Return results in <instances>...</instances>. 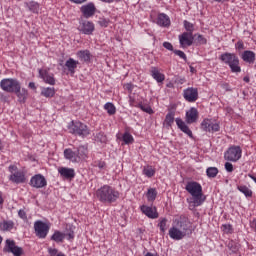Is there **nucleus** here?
<instances>
[{
    "mask_svg": "<svg viewBox=\"0 0 256 256\" xmlns=\"http://www.w3.org/2000/svg\"><path fill=\"white\" fill-rule=\"evenodd\" d=\"M186 191L191 195L193 207H201L207 197L203 194V186L195 181L187 182L185 186Z\"/></svg>",
    "mask_w": 256,
    "mask_h": 256,
    "instance_id": "obj_1",
    "label": "nucleus"
},
{
    "mask_svg": "<svg viewBox=\"0 0 256 256\" xmlns=\"http://www.w3.org/2000/svg\"><path fill=\"white\" fill-rule=\"evenodd\" d=\"M119 195V191L109 185H103L96 191V197L100 203H115Z\"/></svg>",
    "mask_w": 256,
    "mask_h": 256,
    "instance_id": "obj_2",
    "label": "nucleus"
},
{
    "mask_svg": "<svg viewBox=\"0 0 256 256\" xmlns=\"http://www.w3.org/2000/svg\"><path fill=\"white\" fill-rule=\"evenodd\" d=\"M68 129L69 133L76 135V137H81L82 139H85V137L91 135V130H89V127L83 122L72 121L68 125Z\"/></svg>",
    "mask_w": 256,
    "mask_h": 256,
    "instance_id": "obj_3",
    "label": "nucleus"
},
{
    "mask_svg": "<svg viewBox=\"0 0 256 256\" xmlns=\"http://www.w3.org/2000/svg\"><path fill=\"white\" fill-rule=\"evenodd\" d=\"M220 60L225 65H228L232 73H241V66H239V57L235 53L225 52L221 54Z\"/></svg>",
    "mask_w": 256,
    "mask_h": 256,
    "instance_id": "obj_4",
    "label": "nucleus"
},
{
    "mask_svg": "<svg viewBox=\"0 0 256 256\" xmlns=\"http://www.w3.org/2000/svg\"><path fill=\"white\" fill-rule=\"evenodd\" d=\"M20 85L21 82L14 78H4L0 81V88L6 93H15V91H19Z\"/></svg>",
    "mask_w": 256,
    "mask_h": 256,
    "instance_id": "obj_5",
    "label": "nucleus"
},
{
    "mask_svg": "<svg viewBox=\"0 0 256 256\" xmlns=\"http://www.w3.org/2000/svg\"><path fill=\"white\" fill-rule=\"evenodd\" d=\"M49 229H51L49 227V224H47L41 220H37L34 223V231H35V235H36V237H38V239H45L47 237V235H49Z\"/></svg>",
    "mask_w": 256,
    "mask_h": 256,
    "instance_id": "obj_6",
    "label": "nucleus"
},
{
    "mask_svg": "<svg viewBox=\"0 0 256 256\" xmlns=\"http://www.w3.org/2000/svg\"><path fill=\"white\" fill-rule=\"evenodd\" d=\"M177 226L185 237L193 233V224L191 223V220L187 218V216H180V221L177 222Z\"/></svg>",
    "mask_w": 256,
    "mask_h": 256,
    "instance_id": "obj_7",
    "label": "nucleus"
},
{
    "mask_svg": "<svg viewBox=\"0 0 256 256\" xmlns=\"http://www.w3.org/2000/svg\"><path fill=\"white\" fill-rule=\"evenodd\" d=\"M241 153V147L232 146L225 152L224 159H226V161H232L233 163H237V161L241 159Z\"/></svg>",
    "mask_w": 256,
    "mask_h": 256,
    "instance_id": "obj_8",
    "label": "nucleus"
},
{
    "mask_svg": "<svg viewBox=\"0 0 256 256\" xmlns=\"http://www.w3.org/2000/svg\"><path fill=\"white\" fill-rule=\"evenodd\" d=\"M201 129L206 133H217L221 130V126L217 122H213L211 119H204L201 122Z\"/></svg>",
    "mask_w": 256,
    "mask_h": 256,
    "instance_id": "obj_9",
    "label": "nucleus"
},
{
    "mask_svg": "<svg viewBox=\"0 0 256 256\" xmlns=\"http://www.w3.org/2000/svg\"><path fill=\"white\" fill-rule=\"evenodd\" d=\"M4 253H12L14 256L23 255V248L15 245V240H6V244L3 248Z\"/></svg>",
    "mask_w": 256,
    "mask_h": 256,
    "instance_id": "obj_10",
    "label": "nucleus"
},
{
    "mask_svg": "<svg viewBox=\"0 0 256 256\" xmlns=\"http://www.w3.org/2000/svg\"><path fill=\"white\" fill-rule=\"evenodd\" d=\"M78 31L83 33V35H93V32L95 31V24L88 20H81L78 26Z\"/></svg>",
    "mask_w": 256,
    "mask_h": 256,
    "instance_id": "obj_11",
    "label": "nucleus"
},
{
    "mask_svg": "<svg viewBox=\"0 0 256 256\" xmlns=\"http://www.w3.org/2000/svg\"><path fill=\"white\" fill-rule=\"evenodd\" d=\"M183 97L185 101H188V103H195V101L199 99V90L194 87H189L187 89H184Z\"/></svg>",
    "mask_w": 256,
    "mask_h": 256,
    "instance_id": "obj_12",
    "label": "nucleus"
},
{
    "mask_svg": "<svg viewBox=\"0 0 256 256\" xmlns=\"http://www.w3.org/2000/svg\"><path fill=\"white\" fill-rule=\"evenodd\" d=\"M30 185L35 189H43V187H47V179L41 174H36L30 179Z\"/></svg>",
    "mask_w": 256,
    "mask_h": 256,
    "instance_id": "obj_13",
    "label": "nucleus"
},
{
    "mask_svg": "<svg viewBox=\"0 0 256 256\" xmlns=\"http://www.w3.org/2000/svg\"><path fill=\"white\" fill-rule=\"evenodd\" d=\"M178 39L182 47H191L193 41H195V36L189 32H183L178 36Z\"/></svg>",
    "mask_w": 256,
    "mask_h": 256,
    "instance_id": "obj_14",
    "label": "nucleus"
},
{
    "mask_svg": "<svg viewBox=\"0 0 256 256\" xmlns=\"http://www.w3.org/2000/svg\"><path fill=\"white\" fill-rule=\"evenodd\" d=\"M140 211L148 217V219H158L159 212H157V208L153 206L142 205L140 207Z\"/></svg>",
    "mask_w": 256,
    "mask_h": 256,
    "instance_id": "obj_15",
    "label": "nucleus"
},
{
    "mask_svg": "<svg viewBox=\"0 0 256 256\" xmlns=\"http://www.w3.org/2000/svg\"><path fill=\"white\" fill-rule=\"evenodd\" d=\"M80 10L85 19H89L95 15L97 8L93 2H89L88 4L83 5Z\"/></svg>",
    "mask_w": 256,
    "mask_h": 256,
    "instance_id": "obj_16",
    "label": "nucleus"
},
{
    "mask_svg": "<svg viewBox=\"0 0 256 256\" xmlns=\"http://www.w3.org/2000/svg\"><path fill=\"white\" fill-rule=\"evenodd\" d=\"M199 119V111H197V108L192 107L189 109V111L186 112V123L188 125H192V123H197Z\"/></svg>",
    "mask_w": 256,
    "mask_h": 256,
    "instance_id": "obj_17",
    "label": "nucleus"
},
{
    "mask_svg": "<svg viewBox=\"0 0 256 256\" xmlns=\"http://www.w3.org/2000/svg\"><path fill=\"white\" fill-rule=\"evenodd\" d=\"M176 125L178 127V129H180V131H182V133H185L186 135H188V137L193 138V131H191V129H189V126H187V123H185V121H183V119L181 118H176Z\"/></svg>",
    "mask_w": 256,
    "mask_h": 256,
    "instance_id": "obj_18",
    "label": "nucleus"
},
{
    "mask_svg": "<svg viewBox=\"0 0 256 256\" xmlns=\"http://www.w3.org/2000/svg\"><path fill=\"white\" fill-rule=\"evenodd\" d=\"M39 75L41 79H43V81L47 83V85H55V76H53V74H50L49 71L39 70Z\"/></svg>",
    "mask_w": 256,
    "mask_h": 256,
    "instance_id": "obj_19",
    "label": "nucleus"
},
{
    "mask_svg": "<svg viewBox=\"0 0 256 256\" xmlns=\"http://www.w3.org/2000/svg\"><path fill=\"white\" fill-rule=\"evenodd\" d=\"M76 57L81 61V63H91V51L87 49L77 51Z\"/></svg>",
    "mask_w": 256,
    "mask_h": 256,
    "instance_id": "obj_20",
    "label": "nucleus"
},
{
    "mask_svg": "<svg viewBox=\"0 0 256 256\" xmlns=\"http://www.w3.org/2000/svg\"><path fill=\"white\" fill-rule=\"evenodd\" d=\"M64 157L72 163H79V156L77 155V150L73 151L71 148L65 149Z\"/></svg>",
    "mask_w": 256,
    "mask_h": 256,
    "instance_id": "obj_21",
    "label": "nucleus"
},
{
    "mask_svg": "<svg viewBox=\"0 0 256 256\" xmlns=\"http://www.w3.org/2000/svg\"><path fill=\"white\" fill-rule=\"evenodd\" d=\"M255 57H256L255 52L251 50H245L241 54V59L244 61V63H249V65H253V63H255Z\"/></svg>",
    "mask_w": 256,
    "mask_h": 256,
    "instance_id": "obj_22",
    "label": "nucleus"
},
{
    "mask_svg": "<svg viewBox=\"0 0 256 256\" xmlns=\"http://www.w3.org/2000/svg\"><path fill=\"white\" fill-rule=\"evenodd\" d=\"M169 237L174 239V241H181L185 237V234L177 227H172L169 229Z\"/></svg>",
    "mask_w": 256,
    "mask_h": 256,
    "instance_id": "obj_23",
    "label": "nucleus"
},
{
    "mask_svg": "<svg viewBox=\"0 0 256 256\" xmlns=\"http://www.w3.org/2000/svg\"><path fill=\"white\" fill-rule=\"evenodd\" d=\"M9 179L12 181V183H16L17 185L25 183V173L16 171L10 175Z\"/></svg>",
    "mask_w": 256,
    "mask_h": 256,
    "instance_id": "obj_24",
    "label": "nucleus"
},
{
    "mask_svg": "<svg viewBox=\"0 0 256 256\" xmlns=\"http://www.w3.org/2000/svg\"><path fill=\"white\" fill-rule=\"evenodd\" d=\"M58 172L64 179H73L75 177V169L73 168L61 167Z\"/></svg>",
    "mask_w": 256,
    "mask_h": 256,
    "instance_id": "obj_25",
    "label": "nucleus"
},
{
    "mask_svg": "<svg viewBox=\"0 0 256 256\" xmlns=\"http://www.w3.org/2000/svg\"><path fill=\"white\" fill-rule=\"evenodd\" d=\"M157 25H159V27H169V25H171V19L167 14L160 13L157 17Z\"/></svg>",
    "mask_w": 256,
    "mask_h": 256,
    "instance_id": "obj_26",
    "label": "nucleus"
},
{
    "mask_svg": "<svg viewBox=\"0 0 256 256\" xmlns=\"http://www.w3.org/2000/svg\"><path fill=\"white\" fill-rule=\"evenodd\" d=\"M78 65L79 61L73 58H69L65 62V67L67 68V71L70 73V75H75V69H77Z\"/></svg>",
    "mask_w": 256,
    "mask_h": 256,
    "instance_id": "obj_27",
    "label": "nucleus"
},
{
    "mask_svg": "<svg viewBox=\"0 0 256 256\" xmlns=\"http://www.w3.org/2000/svg\"><path fill=\"white\" fill-rule=\"evenodd\" d=\"M76 154L78 156V161L87 159V155H89L87 145H80L78 148H76Z\"/></svg>",
    "mask_w": 256,
    "mask_h": 256,
    "instance_id": "obj_28",
    "label": "nucleus"
},
{
    "mask_svg": "<svg viewBox=\"0 0 256 256\" xmlns=\"http://www.w3.org/2000/svg\"><path fill=\"white\" fill-rule=\"evenodd\" d=\"M16 97H18L19 103H25L27 101V97L29 93L27 92V89L21 88V84L19 85L18 91H14Z\"/></svg>",
    "mask_w": 256,
    "mask_h": 256,
    "instance_id": "obj_29",
    "label": "nucleus"
},
{
    "mask_svg": "<svg viewBox=\"0 0 256 256\" xmlns=\"http://www.w3.org/2000/svg\"><path fill=\"white\" fill-rule=\"evenodd\" d=\"M173 123H175V112H168L166 114L163 127H165L166 129H171Z\"/></svg>",
    "mask_w": 256,
    "mask_h": 256,
    "instance_id": "obj_30",
    "label": "nucleus"
},
{
    "mask_svg": "<svg viewBox=\"0 0 256 256\" xmlns=\"http://www.w3.org/2000/svg\"><path fill=\"white\" fill-rule=\"evenodd\" d=\"M151 75L153 79L157 81V83H163L165 81V74L159 72V69H157L156 67L151 68Z\"/></svg>",
    "mask_w": 256,
    "mask_h": 256,
    "instance_id": "obj_31",
    "label": "nucleus"
},
{
    "mask_svg": "<svg viewBox=\"0 0 256 256\" xmlns=\"http://www.w3.org/2000/svg\"><path fill=\"white\" fill-rule=\"evenodd\" d=\"M15 227V222L13 220H4L0 222V231H11Z\"/></svg>",
    "mask_w": 256,
    "mask_h": 256,
    "instance_id": "obj_32",
    "label": "nucleus"
},
{
    "mask_svg": "<svg viewBox=\"0 0 256 256\" xmlns=\"http://www.w3.org/2000/svg\"><path fill=\"white\" fill-rule=\"evenodd\" d=\"M65 239V233L56 230L54 234L51 236V241H55V243H63Z\"/></svg>",
    "mask_w": 256,
    "mask_h": 256,
    "instance_id": "obj_33",
    "label": "nucleus"
},
{
    "mask_svg": "<svg viewBox=\"0 0 256 256\" xmlns=\"http://www.w3.org/2000/svg\"><path fill=\"white\" fill-rule=\"evenodd\" d=\"M219 174V169L217 167H208L206 169V175L209 177V179H215L217 175Z\"/></svg>",
    "mask_w": 256,
    "mask_h": 256,
    "instance_id": "obj_34",
    "label": "nucleus"
},
{
    "mask_svg": "<svg viewBox=\"0 0 256 256\" xmlns=\"http://www.w3.org/2000/svg\"><path fill=\"white\" fill-rule=\"evenodd\" d=\"M41 95L43 97H47V98L54 97L55 96V88L54 87L43 88L41 91Z\"/></svg>",
    "mask_w": 256,
    "mask_h": 256,
    "instance_id": "obj_35",
    "label": "nucleus"
},
{
    "mask_svg": "<svg viewBox=\"0 0 256 256\" xmlns=\"http://www.w3.org/2000/svg\"><path fill=\"white\" fill-rule=\"evenodd\" d=\"M238 191H240V193H243V195H245V197H253V191L251 189H249V187L245 186V185H240L237 187Z\"/></svg>",
    "mask_w": 256,
    "mask_h": 256,
    "instance_id": "obj_36",
    "label": "nucleus"
},
{
    "mask_svg": "<svg viewBox=\"0 0 256 256\" xmlns=\"http://www.w3.org/2000/svg\"><path fill=\"white\" fill-rule=\"evenodd\" d=\"M105 111H107L108 115H115L117 113V108H115V105L111 102H107L104 105Z\"/></svg>",
    "mask_w": 256,
    "mask_h": 256,
    "instance_id": "obj_37",
    "label": "nucleus"
},
{
    "mask_svg": "<svg viewBox=\"0 0 256 256\" xmlns=\"http://www.w3.org/2000/svg\"><path fill=\"white\" fill-rule=\"evenodd\" d=\"M146 196L148 201H155L157 199V190L155 188L148 189Z\"/></svg>",
    "mask_w": 256,
    "mask_h": 256,
    "instance_id": "obj_38",
    "label": "nucleus"
},
{
    "mask_svg": "<svg viewBox=\"0 0 256 256\" xmlns=\"http://www.w3.org/2000/svg\"><path fill=\"white\" fill-rule=\"evenodd\" d=\"M143 175H145L148 178H151L155 175V169L151 166H145L142 170Z\"/></svg>",
    "mask_w": 256,
    "mask_h": 256,
    "instance_id": "obj_39",
    "label": "nucleus"
},
{
    "mask_svg": "<svg viewBox=\"0 0 256 256\" xmlns=\"http://www.w3.org/2000/svg\"><path fill=\"white\" fill-rule=\"evenodd\" d=\"M27 7L32 13H39V3L35 1H30L29 3H27Z\"/></svg>",
    "mask_w": 256,
    "mask_h": 256,
    "instance_id": "obj_40",
    "label": "nucleus"
},
{
    "mask_svg": "<svg viewBox=\"0 0 256 256\" xmlns=\"http://www.w3.org/2000/svg\"><path fill=\"white\" fill-rule=\"evenodd\" d=\"M183 25L184 29H186V33H191L193 35V31H195V25L187 20H184Z\"/></svg>",
    "mask_w": 256,
    "mask_h": 256,
    "instance_id": "obj_41",
    "label": "nucleus"
},
{
    "mask_svg": "<svg viewBox=\"0 0 256 256\" xmlns=\"http://www.w3.org/2000/svg\"><path fill=\"white\" fill-rule=\"evenodd\" d=\"M95 141H98L99 143H107V136L103 132H98L95 135Z\"/></svg>",
    "mask_w": 256,
    "mask_h": 256,
    "instance_id": "obj_42",
    "label": "nucleus"
},
{
    "mask_svg": "<svg viewBox=\"0 0 256 256\" xmlns=\"http://www.w3.org/2000/svg\"><path fill=\"white\" fill-rule=\"evenodd\" d=\"M137 107H138L139 109H141V111H144V113H148L149 115H153V109L150 108L149 105H143L142 103H139V104L137 105Z\"/></svg>",
    "mask_w": 256,
    "mask_h": 256,
    "instance_id": "obj_43",
    "label": "nucleus"
},
{
    "mask_svg": "<svg viewBox=\"0 0 256 256\" xmlns=\"http://www.w3.org/2000/svg\"><path fill=\"white\" fill-rule=\"evenodd\" d=\"M124 143L126 145H129L130 143H133L134 139H133V135H131L129 132H125L123 134V137H122Z\"/></svg>",
    "mask_w": 256,
    "mask_h": 256,
    "instance_id": "obj_44",
    "label": "nucleus"
},
{
    "mask_svg": "<svg viewBox=\"0 0 256 256\" xmlns=\"http://www.w3.org/2000/svg\"><path fill=\"white\" fill-rule=\"evenodd\" d=\"M197 45H207V38H204L201 34H195Z\"/></svg>",
    "mask_w": 256,
    "mask_h": 256,
    "instance_id": "obj_45",
    "label": "nucleus"
},
{
    "mask_svg": "<svg viewBox=\"0 0 256 256\" xmlns=\"http://www.w3.org/2000/svg\"><path fill=\"white\" fill-rule=\"evenodd\" d=\"M161 233H165L167 231V218H163L160 223L158 224Z\"/></svg>",
    "mask_w": 256,
    "mask_h": 256,
    "instance_id": "obj_46",
    "label": "nucleus"
},
{
    "mask_svg": "<svg viewBox=\"0 0 256 256\" xmlns=\"http://www.w3.org/2000/svg\"><path fill=\"white\" fill-rule=\"evenodd\" d=\"M222 230L226 234H231V233H233V226L231 224H223L222 225Z\"/></svg>",
    "mask_w": 256,
    "mask_h": 256,
    "instance_id": "obj_47",
    "label": "nucleus"
},
{
    "mask_svg": "<svg viewBox=\"0 0 256 256\" xmlns=\"http://www.w3.org/2000/svg\"><path fill=\"white\" fill-rule=\"evenodd\" d=\"M110 22L111 21L109 19H107V18H100L98 20V25H100V27H109V23Z\"/></svg>",
    "mask_w": 256,
    "mask_h": 256,
    "instance_id": "obj_48",
    "label": "nucleus"
},
{
    "mask_svg": "<svg viewBox=\"0 0 256 256\" xmlns=\"http://www.w3.org/2000/svg\"><path fill=\"white\" fill-rule=\"evenodd\" d=\"M174 53L180 57V59H183L184 61H187V55L185 54V52L181 51V50H174Z\"/></svg>",
    "mask_w": 256,
    "mask_h": 256,
    "instance_id": "obj_49",
    "label": "nucleus"
},
{
    "mask_svg": "<svg viewBox=\"0 0 256 256\" xmlns=\"http://www.w3.org/2000/svg\"><path fill=\"white\" fill-rule=\"evenodd\" d=\"M235 47H236L237 51H243L245 49V44H243V41H238L235 44Z\"/></svg>",
    "mask_w": 256,
    "mask_h": 256,
    "instance_id": "obj_50",
    "label": "nucleus"
},
{
    "mask_svg": "<svg viewBox=\"0 0 256 256\" xmlns=\"http://www.w3.org/2000/svg\"><path fill=\"white\" fill-rule=\"evenodd\" d=\"M48 253L50 256H57L59 255V250L57 248H48Z\"/></svg>",
    "mask_w": 256,
    "mask_h": 256,
    "instance_id": "obj_51",
    "label": "nucleus"
},
{
    "mask_svg": "<svg viewBox=\"0 0 256 256\" xmlns=\"http://www.w3.org/2000/svg\"><path fill=\"white\" fill-rule=\"evenodd\" d=\"M18 216L20 217V219H23L24 221L27 219V212H25V210L20 209L18 211Z\"/></svg>",
    "mask_w": 256,
    "mask_h": 256,
    "instance_id": "obj_52",
    "label": "nucleus"
},
{
    "mask_svg": "<svg viewBox=\"0 0 256 256\" xmlns=\"http://www.w3.org/2000/svg\"><path fill=\"white\" fill-rule=\"evenodd\" d=\"M224 167L228 173H233V164L231 162H226Z\"/></svg>",
    "mask_w": 256,
    "mask_h": 256,
    "instance_id": "obj_53",
    "label": "nucleus"
},
{
    "mask_svg": "<svg viewBox=\"0 0 256 256\" xmlns=\"http://www.w3.org/2000/svg\"><path fill=\"white\" fill-rule=\"evenodd\" d=\"M163 47L165 48V49H167L168 51H175L174 49H173V44H171L170 42H164L163 43Z\"/></svg>",
    "mask_w": 256,
    "mask_h": 256,
    "instance_id": "obj_54",
    "label": "nucleus"
},
{
    "mask_svg": "<svg viewBox=\"0 0 256 256\" xmlns=\"http://www.w3.org/2000/svg\"><path fill=\"white\" fill-rule=\"evenodd\" d=\"M65 237H67V239L71 241V239H75V232L73 230H70L68 233L65 234Z\"/></svg>",
    "mask_w": 256,
    "mask_h": 256,
    "instance_id": "obj_55",
    "label": "nucleus"
},
{
    "mask_svg": "<svg viewBox=\"0 0 256 256\" xmlns=\"http://www.w3.org/2000/svg\"><path fill=\"white\" fill-rule=\"evenodd\" d=\"M187 80L185 79V77H177L175 80V83H177L178 85H183V83H186Z\"/></svg>",
    "mask_w": 256,
    "mask_h": 256,
    "instance_id": "obj_56",
    "label": "nucleus"
},
{
    "mask_svg": "<svg viewBox=\"0 0 256 256\" xmlns=\"http://www.w3.org/2000/svg\"><path fill=\"white\" fill-rule=\"evenodd\" d=\"M106 165L107 164L105 163V161H98V162H96V167L98 169H105Z\"/></svg>",
    "mask_w": 256,
    "mask_h": 256,
    "instance_id": "obj_57",
    "label": "nucleus"
},
{
    "mask_svg": "<svg viewBox=\"0 0 256 256\" xmlns=\"http://www.w3.org/2000/svg\"><path fill=\"white\" fill-rule=\"evenodd\" d=\"M8 169H9V172L12 173V174H13V171H16V172H17V166H15V165H10V166L8 167Z\"/></svg>",
    "mask_w": 256,
    "mask_h": 256,
    "instance_id": "obj_58",
    "label": "nucleus"
},
{
    "mask_svg": "<svg viewBox=\"0 0 256 256\" xmlns=\"http://www.w3.org/2000/svg\"><path fill=\"white\" fill-rule=\"evenodd\" d=\"M28 87H29L30 89H32L33 91H35V89H37V86H35V82H30V83L28 84Z\"/></svg>",
    "mask_w": 256,
    "mask_h": 256,
    "instance_id": "obj_59",
    "label": "nucleus"
},
{
    "mask_svg": "<svg viewBox=\"0 0 256 256\" xmlns=\"http://www.w3.org/2000/svg\"><path fill=\"white\" fill-rule=\"evenodd\" d=\"M85 1H87V0H76V4L81 5V3H85Z\"/></svg>",
    "mask_w": 256,
    "mask_h": 256,
    "instance_id": "obj_60",
    "label": "nucleus"
},
{
    "mask_svg": "<svg viewBox=\"0 0 256 256\" xmlns=\"http://www.w3.org/2000/svg\"><path fill=\"white\" fill-rule=\"evenodd\" d=\"M243 81H245V83H249L250 79H249L248 76H245V77L243 78Z\"/></svg>",
    "mask_w": 256,
    "mask_h": 256,
    "instance_id": "obj_61",
    "label": "nucleus"
},
{
    "mask_svg": "<svg viewBox=\"0 0 256 256\" xmlns=\"http://www.w3.org/2000/svg\"><path fill=\"white\" fill-rule=\"evenodd\" d=\"M3 203H4L3 196H2V194L0 192V205H3Z\"/></svg>",
    "mask_w": 256,
    "mask_h": 256,
    "instance_id": "obj_62",
    "label": "nucleus"
},
{
    "mask_svg": "<svg viewBox=\"0 0 256 256\" xmlns=\"http://www.w3.org/2000/svg\"><path fill=\"white\" fill-rule=\"evenodd\" d=\"M102 3H113V0H100Z\"/></svg>",
    "mask_w": 256,
    "mask_h": 256,
    "instance_id": "obj_63",
    "label": "nucleus"
},
{
    "mask_svg": "<svg viewBox=\"0 0 256 256\" xmlns=\"http://www.w3.org/2000/svg\"><path fill=\"white\" fill-rule=\"evenodd\" d=\"M195 69L193 68V66H190V73H195Z\"/></svg>",
    "mask_w": 256,
    "mask_h": 256,
    "instance_id": "obj_64",
    "label": "nucleus"
}]
</instances>
